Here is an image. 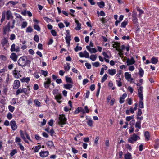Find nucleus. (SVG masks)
I'll return each mask as SVG.
<instances>
[{
    "mask_svg": "<svg viewBox=\"0 0 159 159\" xmlns=\"http://www.w3.org/2000/svg\"><path fill=\"white\" fill-rule=\"evenodd\" d=\"M30 62L31 61L28 60L26 56L21 57L18 61L19 65L22 67L28 65H30Z\"/></svg>",
    "mask_w": 159,
    "mask_h": 159,
    "instance_id": "1",
    "label": "nucleus"
},
{
    "mask_svg": "<svg viewBox=\"0 0 159 159\" xmlns=\"http://www.w3.org/2000/svg\"><path fill=\"white\" fill-rule=\"evenodd\" d=\"M138 134L134 133L130 135V137L128 139V142L131 143H133L137 140L140 139V137L137 135Z\"/></svg>",
    "mask_w": 159,
    "mask_h": 159,
    "instance_id": "2",
    "label": "nucleus"
},
{
    "mask_svg": "<svg viewBox=\"0 0 159 159\" xmlns=\"http://www.w3.org/2000/svg\"><path fill=\"white\" fill-rule=\"evenodd\" d=\"M67 119L63 114L60 115L58 120V123L59 125H63L66 124L67 121Z\"/></svg>",
    "mask_w": 159,
    "mask_h": 159,
    "instance_id": "3",
    "label": "nucleus"
},
{
    "mask_svg": "<svg viewBox=\"0 0 159 159\" xmlns=\"http://www.w3.org/2000/svg\"><path fill=\"white\" fill-rule=\"evenodd\" d=\"M30 90V88L28 89L26 88L21 89V88H20L16 91V95L17 96L20 93H24L25 94H27L29 93V91Z\"/></svg>",
    "mask_w": 159,
    "mask_h": 159,
    "instance_id": "4",
    "label": "nucleus"
},
{
    "mask_svg": "<svg viewBox=\"0 0 159 159\" xmlns=\"http://www.w3.org/2000/svg\"><path fill=\"white\" fill-rule=\"evenodd\" d=\"M124 75L125 79L128 81L130 82L131 83H134L133 81L134 79L131 77V74H129L128 72H126L125 73Z\"/></svg>",
    "mask_w": 159,
    "mask_h": 159,
    "instance_id": "5",
    "label": "nucleus"
},
{
    "mask_svg": "<svg viewBox=\"0 0 159 159\" xmlns=\"http://www.w3.org/2000/svg\"><path fill=\"white\" fill-rule=\"evenodd\" d=\"M12 74L14 77L18 79L19 78V77H21L20 71L16 70V68L13 70Z\"/></svg>",
    "mask_w": 159,
    "mask_h": 159,
    "instance_id": "6",
    "label": "nucleus"
},
{
    "mask_svg": "<svg viewBox=\"0 0 159 159\" xmlns=\"http://www.w3.org/2000/svg\"><path fill=\"white\" fill-rule=\"evenodd\" d=\"M45 81L44 82V87L47 89L49 87L51 83V79L49 78H46L45 79Z\"/></svg>",
    "mask_w": 159,
    "mask_h": 159,
    "instance_id": "7",
    "label": "nucleus"
},
{
    "mask_svg": "<svg viewBox=\"0 0 159 159\" xmlns=\"http://www.w3.org/2000/svg\"><path fill=\"white\" fill-rule=\"evenodd\" d=\"M10 22H9L3 28V35L6 34L7 32H9L10 31Z\"/></svg>",
    "mask_w": 159,
    "mask_h": 159,
    "instance_id": "8",
    "label": "nucleus"
},
{
    "mask_svg": "<svg viewBox=\"0 0 159 159\" xmlns=\"http://www.w3.org/2000/svg\"><path fill=\"white\" fill-rule=\"evenodd\" d=\"M6 19L9 20L10 19H12L13 16L10 10H7L6 12Z\"/></svg>",
    "mask_w": 159,
    "mask_h": 159,
    "instance_id": "9",
    "label": "nucleus"
},
{
    "mask_svg": "<svg viewBox=\"0 0 159 159\" xmlns=\"http://www.w3.org/2000/svg\"><path fill=\"white\" fill-rule=\"evenodd\" d=\"M20 48L19 47L16 46V47L15 44L13 43L11 46L10 50L11 52H18L20 51Z\"/></svg>",
    "mask_w": 159,
    "mask_h": 159,
    "instance_id": "10",
    "label": "nucleus"
},
{
    "mask_svg": "<svg viewBox=\"0 0 159 159\" xmlns=\"http://www.w3.org/2000/svg\"><path fill=\"white\" fill-rule=\"evenodd\" d=\"M1 44L3 47L6 46V48H8L9 46L8 40L6 38H4L2 40Z\"/></svg>",
    "mask_w": 159,
    "mask_h": 159,
    "instance_id": "11",
    "label": "nucleus"
},
{
    "mask_svg": "<svg viewBox=\"0 0 159 159\" xmlns=\"http://www.w3.org/2000/svg\"><path fill=\"white\" fill-rule=\"evenodd\" d=\"M79 56L81 57L89 58V53L86 50L84 51L83 52H80L79 53Z\"/></svg>",
    "mask_w": 159,
    "mask_h": 159,
    "instance_id": "12",
    "label": "nucleus"
},
{
    "mask_svg": "<svg viewBox=\"0 0 159 159\" xmlns=\"http://www.w3.org/2000/svg\"><path fill=\"white\" fill-rule=\"evenodd\" d=\"M20 86V82L18 80H15L14 83L13 88L16 89H18Z\"/></svg>",
    "mask_w": 159,
    "mask_h": 159,
    "instance_id": "13",
    "label": "nucleus"
},
{
    "mask_svg": "<svg viewBox=\"0 0 159 159\" xmlns=\"http://www.w3.org/2000/svg\"><path fill=\"white\" fill-rule=\"evenodd\" d=\"M39 155L41 157L43 158L46 157L49 155V152L48 151H41L39 153Z\"/></svg>",
    "mask_w": 159,
    "mask_h": 159,
    "instance_id": "14",
    "label": "nucleus"
},
{
    "mask_svg": "<svg viewBox=\"0 0 159 159\" xmlns=\"http://www.w3.org/2000/svg\"><path fill=\"white\" fill-rule=\"evenodd\" d=\"M10 125L13 130H15L17 129V126L15 121L12 120L11 121Z\"/></svg>",
    "mask_w": 159,
    "mask_h": 159,
    "instance_id": "15",
    "label": "nucleus"
},
{
    "mask_svg": "<svg viewBox=\"0 0 159 159\" xmlns=\"http://www.w3.org/2000/svg\"><path fill=\"white\" fill-rule=\"evenodd\" d=\"M135 61L133 57H132L131 59L128 58L127 60L126 63L127 65H132L134 63Z\"/></svg>",
    "mask_w": 159,
    "mask_h": 159,
    "instance_id": "16",
    "label": "nucleus"
},
{
    "mask_svg": "<svg viewBox=\"0 0 159 159\" xmlns=\"http://www.w3.org/2000/svg\"><path fill=\"white\" fill-rule=\"evenodd\" d=\"M10 58H11L14 62L16 61L18 58V56L16 53H12L10 56Z\"/></svg>",
    "mask_w": 159,
    "mask_h": 159,
    "instance_id": "17",
    "label": "nucleus"
},
{
    "mask_svg": "<svg viewBox=\"0 0 159 159\" xmlns=\"http://www.w3.org/2000/svg\"><path fill=\"white\" fill-rule=\"evenodd\" d=\"M20 133L21 137L23 139L25 142L26 143H29L28 141L26 140V138L25 136V133L24 134L23 131L22 130H20Z\"/></svg>",
    "mask_w": 159,
    "mask_h": 159,
    "instance_id": "18",
    "label": "nucleus"
},
{
    "mask_svg": "<svg viewBox=\"0 0 159 159\" xmlns=\"http://www.w3.org/2000/svg\"><path fill=\"white\" fill-rule=\"evenodd\" d=\"M62 96L61 94H57L55 96V98L59 103H61V101H60L62 98Z\"/></svg>",
    "mask_w": 159,
    "mask_h": 159,
    "instance_id": "19",
    "label": "nucleus"
},
{
    "mask_svg": "<svg viewBox=\"0 0 159 159\" xmlns=\"http://www.w3.org/2000/svg\"><path fill=\"white\" fill-rule=\"evenodd\" d=\"M65 40L67 44V46L69 47L70 44V41L71 40V36L66 35Z\"/></svg>",
    "mask_w": 159,
    "mask_h": 159,
    "instance_id": "20",
    "label": "nucleus"
},
{
    "mask_svg": "<svg viewBox=\"0 0 159 159\" xmlns=\"http://www.w3.org/2000/svg\"><path fill=\"white\" fill-rule=\"evenodd\" d=\"M46 145L48 147L52 148H53L55 147L53 143L51 141H48L46 143Z\"/></svg>",
    "mask_w": 159,
    "mask_h": 159,
    "instance_id": "21",
    "label": "nucleus"
},
{
    "mask_svg": "<svg viewBox=\"0 0 159 159\" xmlns=\"http://www.w3.org/2000/svg\"><path fill=\"white\" fill-rule=\"evenodd\" d=\"M75 22L77 24V26L75 28V29L77 30H80L81 28V24L79 22L78 20H75Z\"/></svg>",
    "mask_w": 159,
    "mask_h": 159,
    "instance_id": "22",
    "label": "nucleus"
},
{
    "mask_svg": "<svg viewBox=\"0 0 159 159\" xmlns=\"http://www.w3.org/2000/svg\"><path fill=\"white\" fill-rule=\"evenodd\" d=\"M108 71V73L112 76L114 75L116 73V70L115 69H109Z\"/></svg>",
    "mask_w": 159,
    "mask_h": 159,
    "instance_id": "23",
    "label": "nucleus"
},
{
    "mask_svg": "<svg viewBox=\"0 0 159 159\" xmlns=\"http://www.w3.org/2000/svg\"><path fill=\"white\" fill-rule=\"evenodd\" d=\"M151 62L153 64H156L158 62V58L156 57H153L151 58Z\"/></svg>",
    "mask_w": 159,
    "mask_h": 159,
    "instance_id": "24",
    "label": "nucleus"
},
{
    "mask_svg": "<svg viewBox=\"0 0 159 159\" xmlns=\"http://www.w3.org/2000/svg\"><path fill=\"white\" fill-rule=\"evenodd\" d=\"M20 81L22 82H26L28 83L30 80V79L29 77H23L22 78L20 79Z\"/></svg>",
    "mask_w": 159,
    "mask_h": 159,
    "instance_id": "25",
    "label": "nucleus"
},
{
    "mask_svg": "<svg viewBox=\"0 0 159 159\" xmlns=\"http://www.w3.org/2000/svg\"><path fill=\"white\" fill-rule=\"evenodd\" d=\"M124 158L125 159H132V155L130 153H128L125 155Z\"/></svg>",
    "mask_w": 159,
    "mask_h": 159,
    "instance_id": "26",
    "label": "nucleus"
},
{
    "mask_svg": "<svg viewBox=\"0 0 159 159\" xmlns=\"http://www.w3.org/2000/svg\"><path fill=\"white\" fill-rule=\"evenodd\" d=\"M144 136L146 141H148L149 140L150 138V135L148 131H146L145 132Z\"/></svg>",
    "mask_w": 159,
    "mask_h": 159,
    "instance_id": "27",
    "label": "nucleus"
},
{
    "mask_svg": "<svg viewBox=\"0 0 159 159\" xmlns=\"http://www.w3.org/2000/svg\"><path fill=\"white\" fill-rule=\"evenodd\" d=\"M135 127L136 128L141 129V122L140 121H138L135 124Z\"/></svg>",
    "mask_w": 159,
    "mask_h": 159,
    "instance_id": "28",
    "label": "nucleus"
},
{
    "mask_svg": "<svg viewBox=\"0 0 159 159\" xmlns=\"http://www.w3.org/2000/svg\"><path fill=\"white\" fill-rule=\"evenodd\" d=\"M64 67L66 70L68 71L70 68V64L67 63L66 65H64Z\"/></svg>",
    "mask_w": 159,
    "mask_h": 159,
    "instance_id": "29",
    "label": "nucleus"
},
{
    "mask_svg": "<svg viewBox=\"0 0 159 159\" xmlns=\"http://www.w3.org/2000/svg\"><path fill=\"white\" fill-rule=\"evenodd\" d=\"M72 84H64L63 86L66 89H70L72 87Z\"/></svg>",
    "mask_w": 159,
    "mask_h": 159,
    "instance_id": "30",
    "label": "nucleus"
},
{
    "mask_svg": "<svg viewBox=\"0 0 159 159\" xmlns=\"http://www.w3.org/2000/svg\"><path fill=\"white\" fill-rule=\"evenodd\" d=\"M97 4L98 5L100 8H103L105 6V3L103 1L97 2Z\"/></svg>",
    "mask_w": 159,
    "mask_h": 159,
    "instance_id": "31",
    "label": "nucleus"
},
{
    "mask_svg": "<svg viewBox=\"0 0 159 159\" xmlns=\"http://www.w3.org/2000/svg\"><path fill=\"white\" fill-rule=\"evenodd\" d=\"M65 78L66 82L70 84H72L73 81L71 78L70 77H68L67 76H65Z\"/></svg>",
    "mask_w": 159,
    "mask_h": 159,
    "instance_id": "32",
    "label": "nucleus"
},
{
    "mask_svg": "<svg viewBox=\"0 0 159 159\" xmlns=\"http://www.w3.org/2000/svg\"><path fill=\"white\" fill-rule=\"evenodd\" d=\"M127 24L128 21L127 20H125L121 23V27L124 28H125Z\"/></svg>",
    "mask_w": 159,
    "mask_h": 159,
    "instance_id": "33",
    "label": "nucleus"
},
{
    "mask_svg": "<svg viewBox=\"0 0 159 159\" xmlns=\"http://www.w3.org/2000/svg\"><path fill=\"white\" fill-rule=\"evenodd\" d=\"M6 17V12L4 11L2 13V18L1 20V23H2L5 19Z\"/></svg>",
    "mask_w": 159,
    "mask_h": 159,
    "instance_id": "34",
    "label": "nucleus"
},
{
    "mask_svg": "<svg viewBox=\"0 0 159 159\" xmlns=\"http://www.w3.org/2000/svg\"><path fill=\"white\" fill-rule=\"evenodd\" d=\"M87 125L89 126H92L93 125V121L90 119L87 121Z\"/></svg>",
    "mask_w": 159,
    "mask_h": 159,
    "instance_id": "35",
    "label": "nucleus"
},
{
    "mask_svg": "<svg viewBox=\"0 0 159 159\" xmlns=\"http://www.w3.org/2000/svg\"><path fill=\"white\" fill-rule=\"evenodd\" d=\"M144 71L141 68H140L139 70V74L140 77H143V75Z\"/></svg>",
    "mask_w": 159,
    "mask_h": 159,
    "instance_id": "36",
    "label": "nucleus"
},
{
    "mask_svg": "<svg viewBox=\"0 0 159 159\" xmlns=\"http://www.w3.org/2000/svg\"><path fill=\"white\" fill-rule=\"evenodd\" d=\"M34 102L36 106L39 107L41 106V103L38 100L35 99L34 101Z\"/></svg>",
    "mask_w": 159,
    "mask_h": 159,
    "instance_id": "37",
    "label": "nucleus"
},
{
    "mask_svg": "<svg viewBox=\"0 0 159 159\" xmlns=\"http://www.w3.org/2000/svg\"><path fill=\"white\" fill-rule=\"evenodd\" d=\"M120 43L117 42H115L114 43L112 44V46L114 48H116L117 47H119L120 46Z\"/></svg>",
    "mask_w": 159,
    "mask_h": 159,
    "instance_id": "38",
    "label": "nucleus"
},
{
    "mask_svg": "<svg viewBox=\"0 0 159 159\" xmlns=\"http://www.w3.org/2000/svg\"><path fill=\"white\" fill-rule=\"evenodd\" d=\"M139 107L140 108H144L143 103V100H139Z\"/></svg>",
    "mask_w": 159,
    "mask_h": 159,
    "instance_id": "39",
    "label": "nucleus"
},
{
    "mask_svg": "<svg viewBox=\"0 0 159 159\" xmlns=\"http://www.w3.org/2000/svg\"><path fill=\"white\" fill-rule=\"evenodd\" d=\"M41 148V145H39L38 146H36L34 148V152H38L39 150Z\"/></svg>",
    "mask_w": 159,
    "mask_h": 159,
    "instance_id": "40",
    "label": "nucleus"
},
{
    "mask_svg": "<svg viewBox=\"0 0 159 159\" xmlns=\"http://www.w3.org/2000/svg\"><path fill=\"white\" fill-rule=\"evenodd\" d=\"M108 77L107 75V74H105L103 76V77L102 78L101 80V82H104L107 79Z\"/></svg>",
    "mask_w": 159,
    "mask_h": 159,
    "instance_id": "41",
    "label": "nucleus"
},
{
    "mask_svg": "<svg viewBox=\"0 0 159 159\" xmlns=\"http://www.w3.org/2000/svg\"><path fill=\"white\" fill-rule=\"evenodd\" d=\"M81 109V107H78L74 112V114H76L80 112V110Z\"/></svg>",
    "mask_w": 159,
    "mask_h": 159,
    "instance_id": "42",
    "label": "nucleus"
},
{
    "mask_svg": "<svg viewBox=\"0 0 159 159\" xmlns=\"http://www.w3.org/2000/svg\"><path fill=\"white\" fill-rule=\"evenodd\" d=\"M44 19L45 20V21L48 23L49 22H53V21L51 19L49 18L48 17H44Z\"/></svg>",
    "mask_w": 159,
    "mask_h": 159,
    "instance_id": "43",
    "label": "nucleus"
},
{
    "mask_svg": "<svg viewBox=\"0 0 159 159\" xmlns=\"http://www.w3.org/2000/svg\"><path fill=\"white\" fill-rule=\"evenodd\" d=\"M134 115H133L131 116H127L126 118V120L128 121H129L132 119H134Z\"/></svg>",
    "mask_w": 159,
    "mask_h": 159,
    "instance_id": "44",
    "label": "nucleus"
},
{
    "mask_svg": "<svg viewBox=\"0 0 159 159\" xmlns=\"http://www.w3.org/2000/svg\"><path fill=\"white\" fill-rule=\"evenodd\" d=\"M8 108L9 111L11 112H13L15 109V108L14 107L10 105L8 106Z\"/></svg>",
    "mask_w": 159,
    "mask_h": 159,
    "instance_id": "45",
    "label": "nucleus"
},
{
    "mask_svg": "<svg viewBox=\"0 0 159 159\" xmlns=\"http://www.w3.org/2000/svg\"><path fill=\"white\" fill-rule=\"evenodd\" d=\"M17 152L16 149H13L11 151L10 153V155L11 157H12L13 156H14L15 154Z\"/></svg>",
    "mask_w": 159,
    "mask_h": 159,
    "instance_id": "46",
    "label": "nucleus"
},
{
    "mask_svg": "<svg viewBox=\"0 0 159 159\" xmlns=\"http://www.w3.org/2000/svg\"><path fill=\"white\" fill-rule=\"evenodd\" d=\"M34 28L37 31H40L41 29L40 27L37 24H35L34 25Z\"/></svg>",
    "mask_w": 159,
    "mask_h": 159,
    "instance_id": "47",
    "label": "nucleus"
},
{
    "mask_svg": "<svg viewBox=\"0 0 159 159\" xmlns=\"http://www.w3.org/2000/svg\"><path fill=\"white\" fill-rule=\"evenodd\" d=\"M33 31V29L30 26L28 27L26 30V32L27 33H31Z\"/></svg>",
    "mask_w": 159,
    "mask_h": 159,
    "instance_id": "48",
    "label": "nucleus"
},
{
    "mask_svg": "<svg viewBox=\"0 0 159 159\" xmlns=\"http://www.w3.org/2000/svg\"><path fill=\"white\" fill-rule=\"evenodd\" d=\"M82 49V47L80 46H78V45L76 46V47L74 48V50L76 52H77L78 51H80Z\"/></svg>",
    "mask_w": 159,
    "mask_h": 159,
    "instance_id": "49",
    "label": "nucleus"
},
{
    "mask_svg": "<svg viewBox=\"0 0 159 159\" xmlns=\"http://www.w3.org/2000/svg\"><path fill=\"white\" fill-rule=\"evenodd\" d=\"M97 58V56L94 55H92L90 57V59L92 61H95Z\"/></svg>",
    "mask_w": 159,
    "mask_h": 159,
    "instance_id": "50",
    "label": "nucleus"
},
{
    "mask_svg": "<svg viewBox=\"0 0 159 159\" xmlns=\"http://www.w3.org/2000/svg\"><path fill=\"white\" fill-rule=\"evenodd\" d=\"M133 20L132 21L133 22L134 24H136L137 23L138 19L137 17L136 16H133Z\"/></svg>",
    "mask_w": 159,
    "mask_h": 159,
    "instance_id": "51",
    "label": "nucleus"
},
{
    "mask_svg": "<svg viewBox=\"0 0 159 159\" xmlns=\"http://www.w3.org/2000/svg\"><path fill=\"white\" fill-rule=\"evenodd\" d=\"M92 64L93 66L96 67H98L100 66V63L98 62H96L94 63H93Z\"/></svg>",
    "mask_w": 159,
    "mask_h": 159,
    "instance_id": "52",
    "label": "nucleus"
},
{
    "mask_svg": "<svg viewBox=\"0 0 159 159\" xmlns=\"http://www.w3.org/2000/svg\"><path fill=\"white\" fill-rule=\"evenodd\" d=\"M41 71V74L45 77L47 75L48 73L47 71H45L43 70H42Z\"/></svg>",
    "mask_w": 159,
    "mask_h": 159,
    "instance_id": "53",
    "label": "nucleus"
},
{
    "mask_svg": "<svg viewBox=\"0 0 159 159\" xmlns=\"http://www.w3.org/2000/svg\"><path fill=\"white\" fill-rule=\"evenodd\" d=\"M142 114L141 110L140 108H138V112L137 114V116H140Z\"/></svg>",
    "mask_w": 159,
    "mask_h": 159,
    "instance_id": "54",
    "label": "nucleus"
},
{
    "mask_svg": "<svg viewBox=\"0 0 159 159\" xmlns=\"http://www.w3.org/2000/svg\"><path fill=\"white\" fill-rule=\"evenodd\" d=\"M27 23L26 22V21L23 22L22 23V24L21 25V28H24L27 26Z\"/></svg>",
    "mask_w": 159,
    "mask_h": 159,
    "instance_id": "55",
    "label": "nucleus"
},
{
    "mask_svg": "<svg viewBox=\"0 0 159 159\" xmlns=\"http://www.w3.org/2000/svg\"><path fill=\"white\" fill-rule=\"evenodd\" d=\"M102 55L104 57V59L109 58V56L107 54L106 52H103Z\"/></svg>",
    "mask_w": 159,
    "mask_h": 159,
    "instance_id": "56",
    "label": "nucleus"
},
{
    "mask_svg": "<svg viewBox=\"0 0 159 159\" xmlns=\"http://www.w3.org/2000/svg\"><path fill=\"white\" fill-rule=\"evenodd\" d=\"M16 36L14 34H11L10 35V39L11 40H13L15 39Z\"/></svg>",
    "mask_w": 159,
    "mask_h": 159,
    "instance_id": "57",
    "label": "nucleus"
},
{
    "mask_svg": "<svg viewBox=\"0 0 159 159\" xmlns=\"http://www.w3.org/2000/svg\"><path fill=\"white\" fill-rule=\"evenodd\" d=\"M51 33L53 36H57V32L55 30H52L51 31Z\"/></svg>",
    "mask_w": 159,
    "mask_h": 159,
    "instance_id": "58",
    "label": "nucleus"
},
{
    "mask_svg": "<svg viewBox=\"0 0 159 159\" xmlns=\"http://www.w3.org/2000/svg\"><path fill=\"white\" fill-rule=\"evenodd\" d=\"M85 65L88 69H89L91 68V64L89 63H86Z\"/></svg>",
    "mask_w": 159,
    "mask_h": 159,
    "instance_id": "59",
    "label": "nucleus"
},
{
    "mask_svg": "<svg viewBox=\"0 0 159 159\" xmlns=\"http://www.w3.org/2000/svg\"><path fill=\"white\" fill-rule=\"evenodd\" d=\"M100 21L102 22V23H106L107 21V19L105 18H102L100 19Z\"/></svg>",
    "mask_w": 159,
    "mask_h": 159,
    "instance_id": "60",
    "label": "nucleus"
},
{
    "mask_svg": "<svg viewBox=\"0 0 159 159\" xmlns=\"http://www.w3.org/2000/svg\"><path fill=\"white\" fill-rule=\"evenodd\" d=\"M25 135L26 136L27 138V139H28L29 141H30L31 142H32V140H31V139H30L28 134L26 132H25Z\"/></svg>",
    "mask_w": 159,
    "mask_h": 159,
    "instance_id": "61",
    "label": "nucleus"
},
{
    "mask_svg": "<svg viewBox=\"0 0 159 159\" xmlns=\"http://www.w3.org/2000/svg\"><path fill=\"white\" fill-rule=\"evenodd\" d=\"M138 95L139 97L140 98L139 100H143V98L142 93H138Z\"/></svg>",
    "mask_w": 159,
    "mask_h": 159,
    "instance_id": "62",
    "label": "nucleus"
},
{
    "mask_svg": "<svg viewBox=\"0 0 159 159\" xmlns=\"http://www.w3.org/2000/svg\"><path fill=\"white\" fill-rule=\"evenodd\" d=\"M7 117L8 119H11L12 118V115L9 112L7 114Z\"/></svg>",
    "mask_w": 159,
    "mask_h": 159,
    "instance_id": "63",
    "label": "nucleus"
},
{
    "mask_svg": "<svg viewBox=\"0 0 159 159\" xmlns=\"http://www.w3.org/2000/svg\"><path fill=\"white\" fill-rule=\"evenodd\" d=\"M34 40L36 42H38L39 41V37L37 35H35L34 36Z\"/></svg>",
    "mask_w": 159,
    "mask_h": 159,
    "instance_id": "64",
    "label": "nucleus"
}]
</instances>
